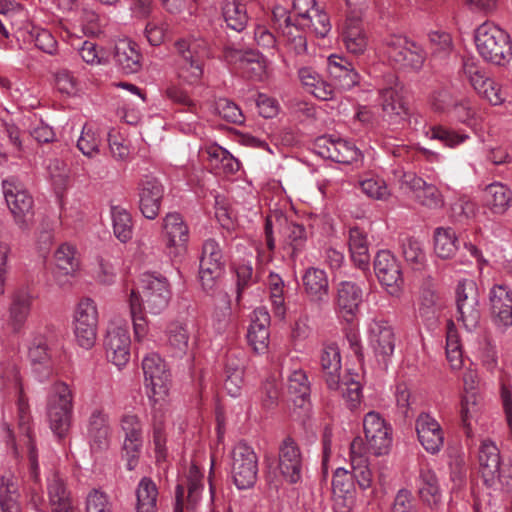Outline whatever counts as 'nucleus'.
Returning a JSON list of instances; mask_svg holds the SVG:
<instances>
[{"mask_svg": "<svg viewBox=\"0 0 512 512\" xmlns=\"http://www.w3.org/2000/svg\"><path fill=\"white\" fill-rule=\"evenodd\" d=\"M141 291L131 290L128 305L137 341L144 339L148 332L145 312L161 314L171 299L170 285L167 279L155 273H145L140 279Z\"/></svg>", "mask_w": 512, "mask_h": 512, "instance_id": "obj_1", "label": "nucleus"}, {"mask_svg": "<svg viewBox=\"0 0 512 512\" xmlns=\"http://www.w3.org/2000/svg\"><path fill=\"white\" fill-rule=\"evenodd\" d=\"M274 231L280 235L282 247L292 257H297L305 248L308 236L305 227L293 220L288 219L280 211H275L266 217L264 234L268 253L258 251V258L261 262H270L276 248Z\"/></svg>", "mask_w": 512, "mask_h": 512, "instance_id": "obj_2", "label": "nucleus"}, {"mask_svg": "<svg viewBox=\"0 0 512 512\" xmlns=\"http://www.w3.org/2000/svg\"><path fill=\"white\" fill-rule=\"evenodd\" d=\"M175 75L188 85L197 84L204 74V60L214 56L213 47L202 37L189 36L175 42Z\"/></svg>", "mask_w": 512, "mask_h": 512, "instance_id": "obj_3", "label": "nucleus"}, {"mask_svg": "<svg viewBox=\"0 0 512 512\" xmlns=\"http://www.w3.org/2000/svg\"><path fill=\"white\" fill-rule=\"evenodd\" d=\"M3 379L4 386L6 387V389L18 395V427L20 433L25 438V445L28 452L30 478L33 480L35 484H37L39 482V465L38 455L32 437V417L30 413L28 399L24 394L22 378L18 368L14 365L7 366L4 371Z\"/></svg>", "mask_w": 512, "mask_h": 512, "instance_id": "obj_4", "label": "nucleus"}, {"mask_svg": "<svg viewBox=\"0 0 512 512\" xmlns=\"http://www.w3.org/2000/svg\"><path fill=\"white\" fill-rule=\"evenodd\" d=\"M475 44L484 60L501 65L512 56L509 35L492 22L481 24L475 32Z\"/></svg>", "mask_w": 512, "mask_h": 512, "instance_id": "obj_5", "label": "nucleus"}, {"mask_svg": "<svg viewBox=\"0 0 512 512\" xmlns=\"http://www.w3.org/2000/svg\"><path fill=\"white\" fill-rule=\"evenodd\" d=\"M2 193L15 224L27 231L34 220V200L24 184L16 177H8L2 181Z\"/></svg>", "mask_w": 512, "mask_h": 512, "instance_id": "obj_6", "label": "nucleus"}, {"mask_svg": "<svg viewBox=\"0 0 512 512\" xmlns=\"http://www.w3.org/2000/svg\"><path fill=\"white\" fill-rule=\"evenodd\" d=\"M73 392L65 382H56L47 400V416L50 428L59 438L66 435L70 427L73 409Z\"/></svg>", "mask_w": 512, "mask_h": 512, "instance_id": "obj_7", "label": "nucleus"}, {"mask_svg": "<svg viewBox=\"0 0 512 512\" xmlns=\"http://www.w3.org/2000/svg\"><path fill=\"white\" fill-rule=\"evenodd\" d=\"M456 319L467 331L477 328L480 318L479 291L473 279H461L456 290Z\"/></svg>", "mask_w": 512, "mask_h": 512, "instance_id": "obj_8", "label": "nucleus"}, {"mask_svg": "<svg viewBox=\"0 0 512 512\" xmlns=\"http://www.w3.org/2000/svg\"><path fill=\"white\" fill-rule=\"evenodd\" d=\"M385 53L389 60L401 68L420 70L426 59L423 47L403 35H390L385 41Z\"/></svg>", "mask_w": 512, "mask_h": 512, "instance_id": "obj_9", "label": "nucleus"}, {"mask_svg": "<svg viewBox=\"0 0 512 512\" xmlns=\"http://www.w3.org/2000/svg\"><path fill=\"white\" fill-rule=\"evenodd\" d=\"M363 430L367 454L382 456L389 452L392 444V429L380 413L368 412L363 419Z\"/></svg>", "mask_w": 512, "mask_h": 512, "instance_id": "obj_10", "label": "nucleus"}, {"mask_svg": "<svg viewBox=\"0 0 512 512\" xmlns=\"http://www.w3.org/2000/svg\"><path fill=\"white\" fill-rule=\"evenodd\" d=\"M142 369L148 397L154 403L164 400L170 378L165 361L155 352L148 353L142 360Z\"/></svg>", "mask_w": 512, "mask_h": 512, "instance_id": "obj_11", "label": "nucleus"}, {"mask_svg": "<svg viewBox=\"0 0 512 512\" xmlns=\"http://www.w3.org/2000/svg\"><path fill=\"white\" fill-rule=\"evenodd\" d=\"M258 465L254 450L245 443H238L232 450V477L240 490L251 488L257 479Z\"/></svg>", "mask_w": 512, "mask_h": 512, "instance_id": "obj_12", "label": "nucleus"}, {"mask_svg": "<svg viewBox=\"0 0 512 512\" xmlns=\"http://www.w3.org/2000/svg\"><path fill=\"white\" fill-rule=\"evenodd\" d=\"M292 13L295 26L309 29L319 37H325L331 30L328 15L317 6L315 0H293Z\"/></svg>", "mask_w": 512, "mask_h": 512, "instance_id": "obj_13", "label": "nucleus"}, {"mask_svg": "<svg viewBox=\"0 0 512 512\" xmlns=\"http://www.w3.org/2000/svg\"><path fill=\"white\" fill-rule=\"evenodd\" d=\"M462 72L473 89L492 105H500L505 101V94L501 86L488 77L485 71L474 59H464Z\"/></svg>", "mask_w": 512, "mask_h": 512, "instance_id": "obj_14", "label": "nucleus"}, {"mask_svg": "<svg viewBox=\"0 0 512 512\" xmlns=\"http://www.w3.org/2000/svg\"><path fill=\"white\" fill-rule=\"evenodd\" d=\"M278 468L281 476L289 484L302 482L304 460L297 442L290 436L285 437L278 447Z\"/></svg>", "mask_w": 512, "mask_h": 512, "instance_id": "obj_15", "label": "nucleus"}, {"mask_svg": "<svg viewBox=\"0 0 512 512\" xmlns=\"http://www.w3.org/2000/svg\"><path fill=\"white\" fill-rule=\"evenodd\" d=\"M162 237L170 255L184 252L190 239V228L182 214L169 212L162 219Z\"/></svg>", "mask_w": 512, "mask_h": 512, "instance_id": "obj_16", "label": "nucleus"}, {"mask_svg": "<svg viewBox=\"0 0 512 512\" xmlns=\"http://www.w3.org/2000/svg\"><path fill=\"white\" fill-rule=\"evenodd\" d=\"M224 268L222 248L215 239H207L202 245L199 277L205 290H211Z\"/></svg>", "mask_w": 512, "mask_h": 512, "instance_id": "obj_17", "label": "nucleus"}, {"mask_svg": "<svg viewBox=\"0 0 512 512\" xmlns=\"http://www.w3.org/2000/svg\"><path fill=\"white\" fill-rule=\"evenodd\" d=\"M491 321L505 332L512 326V290L506 284H494L488 293Z\"/></svg>", "mask_w": 512, "mask_h": 512, "instance_id": "obj_18", "label": "nucleus"}, {"mask_svg": "<svg viewBox=\"0 0 512 512\" xmlns=\"http://www.w3.org/2000/svg\"><path fill=\"white\" fill-rule=\"evenodd\" d=\"M106 355L118 368L125 366L130 359L131 338L126 323H111L104 342Z\"/></svg>", "mask_w": 512, "mask_h": 512, "instance_id": "obj_19", "label": "nucleus"}, {"mask_svg": "<svg viewBox=\"0 0 512 512\" xmlns=\"http://www.w3.org/2000/svg\"><path fill=\"white\" fill-rule=\"evenodd\" d=\"M53 261V279L55 283L61 288L69 286L71 279L80 267L77 247L69 242L60 244L53 254Z\"/></svg>", "mask_w": 512, "mask_h": 512, "instance_id": "obj_20", "label": "nucleus"}, {"mask_svg": "<svg viewBox=\"0 0 512 512\" xmlns=\"http://www.w3.org/2000/svg\"><path fill=\"white\" fill-rule=\"evenodd\" d=\"M120 426L124 434L122 451L127 460L126 467L128 470H133L143 445V426L138 416L134 414L123 415Z\"/></svg>", "mask_w": 512, "mask_h": 512, "instance_id": "obj_21", "label": "nucleus"}, {"mask_svg": "<svg viewBox=\"0 0 512 512\" xmlns=\"http://www.w3.org/2000/svg\"><path fill=\"white\" fill-rule=\"evenodd\" d=\"M374 271L380 284L390 295H399L403 284L402 271L398 260L390 251L381 250L376 254Z\"/></svg>", "mask_w": 512, "mask_h": 512, "instance_id": "obj_22", "label": "nucleus"}, {"mask_svg": "<svg viewBox=\"0 0 512 512\" xmlns=\"http://www.w3.org/2000/svg\"><path fill=\"white\" fill-rule=\"evenodd\" d=\"M367 338L375 356L386 363L395 349V335L392 326L384 319L374 318L368 324Z\"/></svg>", "mask_w": 512, "mask_h": 512, "instance_id": "obj_23", "label": "nucleus"}, {"mask_svg": "<svg viewBox=\"0 0 512 512\" xmlns=\"http://www.w3.org/2000/svg\"><path fill=\"white\" fill-rule=\"evenodd\" d=\"M164 194L162 184L152 176H145L138 184L139 208L147 219H155Z\"/></svg>", "mask_w": 512, "mask_h": 512, "instance_id": "obj_24", "label": "nucleus"}, {"mask_svg": "<svg viewBox=\"0 0 512 512\" xmlns=\"http://www.w3.org/2000/svg\"><path fill=\"white\" fill-rule=\"evenodd\" d=\"M479 471L484 484L494 487L501 481V457L498 447L490 440H483L479 449Z\"/></svg>", "mask_w": 512, "mask_h": 512, "instance_id": "obj_25", "label": "nucleus"}, {"mask_svg": "<svg viewBox=\"0 0 512 512\" xmlns=\"http://www.w3.org/2000/svg\"><path fill=\"white\" fill-rule=\"evenodd\" d=\"M349 458L352 480L355 479L362 490L369 489L373 483V474L369 468V454H367L364 440L360 436L355 437L351 442Z\"/></svg>", "mask_w": 512, "mask_h": 512, "instance_id": "obj_26", "label": "nucleus"}, {"mask_svg": "<svg viewBox=\"0 0 512 512\" xmlns=\"http://www.w3.org/2000/svg\"><path fill=\"white\" fill-rule=\"evenodd\" d=\"M380 99L383 112L391 121L396 122L408 114L403 87L395 76H388L387 86L380 89Z\"/></svg>", "mask_w": 512, "mask_h": 512, "instance_id": "obj_27", "label": "nucleus"}, {"mask_svg": "<svg viewBox=\"0 0 512 512\" xmlns=\"http://www.w3.org/2000/svg\"><path fill=\"white\" fill-rule=\"evenodd\" d=\"M415 428L419 442L428 453L436 454L441 450L444 433L439 422L430 413H420Z\"/></svg>", "mask_w": 512, "mask_h": 512, "instance_id": "obj_28", "label": "nucleus"}, {"mask_svg": "<svg viewBox=\"0 0 512 512\" xmlns=\"http://www.w3.org/2000/svg\"><path fill=\"white\" fill-rule=\"evenodd\" d=\"M327 70L335 88L340 91H348L360 83L361 76L342 55H330L327 59Z\"/></svg>", "mask_w": 512, "mask_h": 512, "instance_id": "obj_29", "label": "nucleus"}, {"mask_svg": "<svg viewBox=\"0 0 512 512\" xmlns=\"http://www.w3.org/2000/svg\"><path fill=\"white\" fill-rule=\"evenodd\" d=\"M363 292L360 286L351 281H342L337 286L335 311L339 317L351 322L359 311Z\"/></svg>", "mask_w": 512, "mask_h": 512, "instance_id": "obj_30", "label": "nucleus"}, {"mask_svg": "<svg viewBox=\"0 0 512 512\" xmlns=\"http://www.w3.org/2000/svg\"><path fill=\"white\" fill-rule=\"evenodd\" d=\"M28 356L33 364V373L39 381L43 382L50 378L53 367L50 362L49 341L41 333L32 335L28 344Z\"/></svg>", "mask_w": 512, "mask_h": 512, "instance_id": "obj_31", "label": "nucleus"}, {"mask_svg": "<svg viewBox=\"0 0 512 512\" xmlns=\"http://www.w3.org/2000/svg\"><path fill=\"white\" fill-rule=\"evenodd\" d=\"M340 37L348 52L356 55L364 53L368 45V36L359 14L347 15L341 27Z\"/></svg>", "mask_w": 512, "mask_h": 512, "instance_id": "obj_32", "label": "nucleus"}, {"mask_svg": "<svg viewBox=\"0 0 512 512\" xmlns=\"http://www.w3.org/2000/svg\"><path fill=\"white\" fill-rule=\"evenodd\" d=\"M270 315L265 307L256 308L251 316V323L247 332L249 345L257 353H264L269 344Z\"/></svg>", "mask_w": 512, "mask_h": 512, "instance_id": "obj_33", "label": "nucleus"}, {"mask_svg": "<svg viewBox=\"0 0 512 512\" xmlns=\"http://www.w3.org/2000/svg\"><path fill=\"white\" fill-rule=\"evenodd\" d=\"M223 58L228 64L237 66L242 70H251L258 76L262 75L266 68L265 57L254 50H244L240 45H226L223 48Z\"/></svg>", "mask_w": 512, "mask_h": 512, "instance_id": "obj_34", "label": "nucleus"}, {"mask_svg": "<svg viewBox=\"0 0 512 512\" xmlns=\"http://www.w3.org/2000/svg\"><path fill=\"white\" fill-rule=\"evenodd\" d=\"M319 154L322 157L331 159L337 163L351 164L361 157L360 150L356 145L345 139H321L319 143Z\"/></svg>", "mask_w": 512, "mask_h": 512, "instance_id": "obj_35", "label": "nucleus"}, {"mask_svg": "<svg viewBox=\"0 0 512 512\" xmlns=\"http://www.w3.org/2000/svg\"><path fill=\"white\" fill-rule=\"evenodd\" d=\"M297 77L303 89L317 99L327 101L334 98L335 89L314 67L299 65Z\"/></svg>", "mask_w": 512, "mask_h": 512, "instance_id": "obj_36", "label": "nucleus"}, {"mask_svg": "<svg viewBox=\"0 0 512 512\" xmlns=\"http://www.w3.org/2000/svg\"><path fill=\"white\" fill-rule=\"evenodd\" d=\"M34 295L28 288H19L11 296L8 325L14 333H19L30 315Z\"/></svg>", "mask_w": 512, "mask_h": 512, "instance_id": "obj_37", "label": "nucleus"}, {"mask_svg": "<svg viewBox=\"0 0 512 512\" xmlns=\"http://www.w3.org/2000/svg\"><path fill=\"white\" fill-rule=\"evenodd\" d=\"M353 486L351 473L345 468H337L332 479L336 512H349L352 509L354 505Z\"/></svg>", "mask_w": 512, "mask_h": 512, "instance_id": "obj_38", "label": "nucleus"}, {"mask_svg": "<svg viewBox=\"0 0 512 512\" xmlns=\"http://www.w3.org/2000/svg\"><path fill=\"white\" fill-rule=\"evenodd\" d=\"M109 416L101 408L91 412L88 420L87 437L93 450H104L110 442Z\"/></svg>", "mask_w": 512, "mask_h": 512, "instance_id": "obj_39", "label": "nucleus"}, {"mask_svg": "<svg viewBox=\"0 0 512 512\" xmlns=\"http://www.w3.org/2000/svg\"><path fill=\"white\" fill-rule=\"evenodd\" d=\"M320 365L328 388L337 389L340 386L342 365L340 349L336 343L323 345L320 352Z\"/></svg>", "mask_w": 512, "mask_h": 512, "instance_id": "obj_40", "label": "nucleus"}, {"mask_svg": "<svg viewBox=\"0 0 512 512\" xmlns=\"http://www.w3.org/2000/svg\"><path fill=\"white\" fill-rule=\"evenodd\" d=\"M114 60L125 74L137 73L141 69V55L137 44L129 39H120L114 47Z\"/></svg>", "mask_w": 512, "mask_h": 512, "instance_id": "obj_41", "label": "nucleus"}, {"mask_svg": "<svg viewBox=\"0 0 512 512\" xmlns=\"http://www.w3.org/2000/svg\"><path fill=\"white\" fill-rule=\"evenodd\" d=\"M305 293L312 302L323 304L328 298V278L320 268L310 267L302 276Z\"/></svg>", "mask_w": 512, "mask_h": 512, "instance_id": "obj_42", "label": "nucleus"}, {"mask_svg": "<svg viewBox=\"0 0 512 512\" xmlns=\"http://www.w3.org/2000/svg\"><path fill=\"white\" fill-rule=\"evenodd\" d=\"M418 494L425 505L437 510L442 504V494L436 474L428 468H422L418 478Z\"/></svg>", "mask_w": 512, "mask_h": 512, "instance_id": "obj_43", "label": "nucleus"}, {"mask_svg": "<svg viewBox=\"0 0 512 512\" xmlns=\"http://www.w3.org/2000/svg\"><path fill=\"white\" fill-rule=\"evenodd\" d=\"M483 202L492 214L502 215L511 206L512 191L500 182L491 183L484 190Z\"/></svg>", "mask_w": 512, "mask_h": 512, "instance_id": "obj_44", "label": "nucleus"}, {"mask_svg": "<svg viewBox=\"0 0 512 512\" xmlns=\"http://www.w3.org/2000/svg\"><path fill=\"white\" fill-rule=\"evenodd\" d=\"M411 188L415 192L417 201L422 205L432 210L441 209L444 206V198L439 189L428 184L422 178L416 177L415 175H408Z\"/></svg>", "mask_w": 512, "mask_h": 512, "instance_id": "obj_45", "label": "nucleus"}, {"mask_svg": "<svg viewBox=\"0 0 512 512\" xmlns=\"http://www.w3.org/2000/svg\"><path fill=\"white\" fill-rule=\"evenodd\" d=\"M443 303L434 290L424 288L421 290L417 314L428 326H433L441 315Z\"/></svg>", "mask_w": 512, "mask_h": 512, "instance_id": "obj_46", "label": "nucleus"}, {"mask_svg": "<svg viewBox=\"0 0 512 512\" xmlns=\"http://www.w3.org/2000/svg\"><path fill=\"white\" fill-rule=\"evenodd\" d=\"M166 96L177 104L187 106L189 111L194 114L192 116L193 119L187 122L179 118V129L186 134L196 133L199 126L197 122L198 117L195 114L197 107L185 89L178 84H170L166 89Z\"/></svg>", "mask_w": 512, "mask_h": 512, "instance_id": "obj_47", "label": "nucleus"}, {"mask_svg": "<svg viewBox=\"0 0 512 512\" xmlns=\"http://www.w3.org/2000/svg\"><path fill=\"white\" fill-rule=\"evenodd\" d=\"M349 250L354 264L361 270L369 269L370 255L367 235L358 227L349 230Z\"/></svg>", "mask_w": 512, "mask_h": 512, "instance_id": "obj_48", "label": "nucleus"}, {"mask_svg": "<svg viewBox=\"0 0 512 512\" xmlns=\"http://www.w3.org/2000/svg\"><path fill=\"white\" fill-rule=\"evenodd\" d=\"M428 139L438 140L445 147L455 149L470 139V135L464 130L453 129L443 125L431 126L425 131Z\"/></svg>", "mask_w": 512, "mask_h": 512, "instance_id": "obj_49", "label": "nucleus"}, {"mask_svg": "<svg viewBox=\"0 0 512 512\" xmlns=\"http://www.w3.org/2000/svg\"><path fill=\"white\" fill-rule=\"evenodd\" d=\"M18 487V480L12 473L8 472L1 477L0 506L2 512H20Z\"/></svg>", "mask_w": 512, "mask_h": 512, "instance_id": "obj_50", "label": "nucleus"}, {"mask_svg": "<svg viewBox=\"0 0 512 512\" xmlns=\"http://www.w3.org/2000/svg\"><path fill=\"white\" fill-rule=\"evenodd\" d=\"M482 406V399L478 393L462 395L459 413L467 435H470L473 423L478 422L482 413Z\"/></svg>", "mask_w": 512, "mask_h": 512, "instance_id": "obj_51", "label": "nucleus"}, {"mask_svg": "<svg viewBox=\"0 0 512 512\" xmlns=\"http://www.w3.org/2000/svg\"><path fill=\"white\" fill-rule=\"evenodd\" d=\"M221 9L227 27L241 32L248 22L246 7L240 0H221Z\"/></svg>", "mask_w": 512, "mask_h": 512, "instance_id": "obj_52", "label": "nucleus"}, {"mask_svg": "<svg viewBox=\"0 0 512 512\" xmlns=\"http://www.w3.org/2000/svg\"><path fill=\"white\" fill-rule=\"evenodd\" d=\"M158 488L149 477H143L136 489L137 512H157Z\"/></svg>", "mask_w": 512, "mask_h": 512, "instance_id": "obj_53", "label": "nucleus"}, {"mask_svg": "<svg viewBox=\"0 0 512 512\" xmlns=\"http://www.w3.org/2000/svg\"><path fill=\"white\" fill-rule=\"evenodd\" d=\"M459 248L456 232L451 227H439L434 233V251L442 259L451 258Z\"/></svg>", "mask_w": 512, "mask_h": 512, "instance_id": "obj_54", "label": "nucleus"}, {"mask_svg": "<svg viewBox=\"0 0 512 512\" xmlns=\"http://www.w3.org/2000/svg\"><path fill=\"white\" fill-rule=\"evenodd\" d=\"M101 142L99 130L93 125L85 124L77 139L76 146L85 157L94 158L100 153Z\"/></svg>", "mask_w": 512, "mask_h": 512, "instance_id": "obj_55", "label": "nucleus"}, {"mask_svg": "<svg viewBox=\"0 0 512 512\" xmlns=\"http://www.w3.org/2000/svg\"><path fill=\"white\" fill-rule=\"evenodd\" d=\"M288 392L295 405L303 406L310 395L308 378L302 369L292 371L287 377Z\"/></svg>", "mask_w": 512, "mask_h": 512, "instance_id": "obj_56", "label": "nucleus"}, {"mask_svg": "<svg viewBox=\"0 0 512 512\" xmlns=\"http://www.w3.org/2000/svg\"><path fill=\"white\" fill-rule=\"evenodd\" d=\"M113 232L122 243L128 242L133 235V223L131 214L121 206L111 207Z\"/></svg>", "mask_w": 512, "mask_h": 512, "instance_id": "obj_57", "label": "nucleus"}, {"mask_svg": "<svg viewBox=\"0 0 512 512\" xmlns=\"http://www.w3.org/2000/svg\"><path fill=\"white\" fill-rule=\"evenodd\" d=\"M189 334L190 331L187 324L174 322L168 326V343L175 356H182L188 351Z\"/></svg>", "mask_w": 512, "mask_h": 512, "instance_id": "obj_58", "label": "nucleus"}, {"mask_svg": "<svg viewBox=\"0 0 512 512\" xmlns=\"http://www.w3.org/2000/svg\"><path fill=\"white\" fill-rule=\"evenodd\" d=\"M359 186L367 197L374 200L384 201L390 196V190L386 182L377 176H370L360 180Z\"/></svg>", "mask_w": 512, "mask_h": 512, "instance_id": "obj_59", "label": "nucleus"}, {"mask_svg": "<svg viewBox=\"0 0 512 512\" xmlns=\"http://www.w3.org/2000/svg\"><path fill=\"white\" fill-rule=\"evenodd\" d=\"M209 156L216 161V167L224 174H234L240 169V162L221 146L210 148Z\"/></svg>", "mask_w": 512, "mask_h": 512, "instance_id": "obj_60", "label": "nucleus"}, {"mask_svg": "<svg viewBox=\"0 0 512 512\" xmlns=\"http://www.w3.org/2000/svg\"><path fill=\"white\" fill-rule=\"evenodd\" d=\"M79 322L98 325V310L93 299L82 298L77 303L73 314V323Z\"/></svg>", "mask_w": 512, "mask_h": 512, "instance_id": "obj_61", "label": "nucleus"}, {"mask_svg": "<svg viewBox=\"0 0 512 512\" xmlns=\"http://www.w3.org/2000/svg\"><path fill=\"white\" fill-rule=\"evenodd\" d=\"M428 37L434 57L444 59L450 55L453 50V44L449 33L444 31H431Z\"/></svg>", "mask_w": 512, "mask_h": 512, "instance_id": "obj_62", "label": "nucleus"}, {"mask_svg": "<svg viewBox=\"0 0 512 512\" xmlns=\"http://www.w3.org/2000/svg\"><path fill=\"white\" fill-rule=\"evenodd\" d=\"M36 48L49 55H56L58 42L55 36L47 29L34 27L30 33Z\"/></svg>", "mask_w": 512, "mask_h": 512, "instance_id": "obj_63", "label": "nucleus"}, {"mask_svg": "<svg viewBox=\"0 0 512 512\" xmlns=\"http://www.w3.org/2000/svg\"><path fill=\"white\" fill-rule=\"evenodd\" d=\"M216 111L223 120L229 123L237 125L244 123L245 117L240 107L227 98L217 100Z\"/></svg>", "mask_w": 512, "mask_h": 512, "instance_id": "obj_64", "label": "nucleus"}]
</instances>
